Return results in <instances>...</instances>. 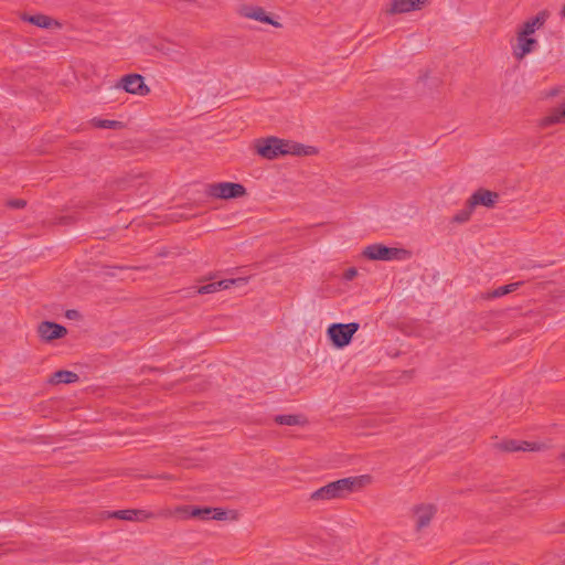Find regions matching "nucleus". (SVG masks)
<instances>
[{
  "label": "nucleus",
  "mask_w": 565,
  "mask_h": 565,
  "mask_svg": "<svg viewBox=\"0 0 565 565\" xmlns=\"http://www.w3.org/2000/svg\"><path fill=\"white\" fill-rule=\"evenodd\" d=\"M92 122L96 128L100 129H120L124 127V124L118 120L94 118Z\"/></svg>",
  "instance_id": "nucleus-21"
},
{
  "label": "nucleus",
  "mask_w": 565,
  "mask_h": 565,
  "mask_svg": "<svg viewBox=\"0 0 565 565\" xmlns=\"http://www.w3.org/2000/svg\"><path fill=\"white\" fill-rule=\"evenodd\" d=\"M134 521L142 522L154 516L153 513L146 510L132 509Z\"/></svg>",
  "instance_id": "nucleus-24"
},
{
  "label": "nucleus",
  "mask_w": 565,
  "mask_h": 565,
  "mask_svg": "<svg viewBox=\"0 0 565 565\" xmlns=\"http://www.w3.org/2000/svg\"><path fill=\"white\" fill-rule=\"evenodd\" d=\"M115 87L139 96H146L150 92V88L145 84L143 77L135 73L122 76Z\"/></svg>",
  "instance_id": "nucleus-6"
},
{
  "label": "nucleus",
  "mask_w": 565,
  "mask_h": 565,
  "mask_svg": "<svg viewBox=\"0 0 565 565\" xmlns=\"http://www.w3.org/2000/svg\"><path fill=\"white\" fill-rule=\"evenodd\" d=\"M473 210H475L473 206L470 205V202L468 200L466 203V206L452 216L451 222L458 223V224L468 222L469 218L471 217Z\"/></svg>",
  "instance_id": "nucleus-20"
},
{
  "label": "nucleus",
  "mask_w": 565,
  "mask_h": 565,
  "mask_svg": "<svg viewBox=\"0 0 565 565\" xmlns=\"http://www.w3.org/2000/svg\"><path fill=\"white\" fill-rule=\"evenodd\" d=\"M8 205L12 209H23L26 202L22 199H13L8 202Z\"/></svg>",
  "instance_id": "nucleus-28"
},
{
  "label": "nucleus",
  "mask_w": 565,
  "mask_h": 565,
  "mask_svg": "<svg viewBox=\"0 0 565 565\" xmlns=\"http://www.w3.org/2000/svg\"><path fill=\"white\" fill-rule=\"evenodd\" d=\"M499 194L497 192H492L484 189H479L476 191L470 198L469 202L470 205L473 206V209L477 205H483L486 207H493L495 203L498 202Z\"/></svg>",
  "instance_id": "nucleus-8"
},
{
  "label": "nucleus",
  "mask_w": 565,
  "mask_h": 565,
  "mask_svg": "<svg viewBox=\"0 0 565 565\" xmlns=\"http://www.w3.org/2000/svg\"><path fill=\"white\" fill-rule=\"evenodd\" d=\"M436 509L431 504H422L415 509L416 529L422 530L429 525Z\"/></svg>",
  "instance_id": "nucleus-13"
},
{
  "label": "nucleus",
  "mask_w": 565,
  "mask_h": 565,
  "mask_svg": "<svg viewBox=\"0 0 565 565\" xmlns=\"http://www.w3.org/2000/svg\"><path fill=\"white\" fill-rule=\"evenodd\" d=\"M427 0H392L390 14L406 13L419 10Z\"/></svg>",
  "instance_id": "nucleus-10"
},
{
  "label": "nucleus",
  "mask_w": 565,
  "mask_h": 565,
  "mask_svg": "<svg viewBox=\"0 0 565 565\" xmlns=\"http://www.w3.org/2000/svg\"><path fill=\"white\" fill-rule=\"evenodd\" d=\"M370 482L369 476L348 477L339 479L313 491L310 495L311 500H332L342 499L352 492L362 489Z\"/></svg>",
  "instance_id": "nucleus-2"
},
{
  "label": "nucleus",
  "mask_w": 565,
  "mask_h": 565,
  "mask_svg": "<svg viewBox=\"0 0 565 565\" xmlns=\"http://www.w3.org/2000/svg\"><path fill=\"white\" fill-rule=\"evenodd\" d=\"M535 30L534 25L527 20L518 33L530 36L535 32Z\"/></svg>",
  "instance_id": "nucleus-27"
},
{
  "label": "nucleus",
  "mask_w": 565,
  "mask_h": 565,
  "mask_svg": "<svg viewBox=\"0 0 565 565\" xmlns=\"http://www.w3.org/2000/svg\"><path fill=\"white\" fill-rule=\"evenodd\" d=\"M40 338L45 342H51L66 335L67 329L52 321H42L38 327Z\"/></svg>",
  "instance_id": "nucleus-7"
},
{
  "label": "nucleus",
  "mask_w": 565,
  "mask_h": 565,
  "mask_svg": "<svg viewBox=\"0 0 565 565\" xmlns=\"http://www.w3.org/2000/svg\"><path fill=\"white\" fill-rule=\"evenodd\" d=\"M565 121V103L559 107L555 108L551 115L542 119V126H550Z\"/></svg>",
  "instance_id": "nucleus-17"
},
{
  "label": "nucleus",
  "mask_w": 565,
  "mask_h": 565,
  "mask_svg": "<svg viewBox=\"0 0 565 565\" xmlns=\"http://www.w3.org/2000/svg\"><path fill=\"white\" fill-rule=\"evenodd\" d=\"M523 282H512L509 285L501 286L487 295L488 299L503 297L512 291H515Z\"/></svg>",
  "instance_id": "nucleus-19"
},
{
  "label": "nucleus",
  "mask_w": 565,
  "mask_h": 565,
  "mask_svg": "<svg viewBox=\"0 0 565 565\" xmlns=\"http://www.w3.org/2000/svg\"><path fill=\"white\" fill-rule=\"evenodd\" d=\"M536 45L537 41L534 38L518 33V44L513 49V54L516 60H522L525 55L533 52Z\"/></svg>",
  "instance_id": "nucleus-12"
},
{
  "label": "nucleus",
  "mask_w": 565,
  "mask_h": 565,
  "mask_svg": "<svg viewBox=\"0 0 565 565\" xmlns=\"http://www.w3.org/2000/svg\"><path fill=\"white\" fill-rule=\"evenodd\" d=\"M359 329L360 324L358 322L332 323L327 329V335L334 348L342 349L351 343Z\"/></svg>",
  "instance_id": "nucleus-3"
},
{
  "label": "nucleus",
  "mask_w": 565,
  "mask_h": 565,
  "mask_svg": "<svg viewBox=\"0 0 565 565\" xmlns=\"http://www.w3.org/2000/svg\"><path fill=\"white\" fill-rule=\"evenodd\" d=\"M256 152L264 159L273 160L280 156H310L316 152L313 147L277 137L260 138L255 141Z\"/></svg>",
  "instance_id": "nucleus-1"
},
{
  "label": "nucleus",
  "mask_w": 565,
  "mask_h": 565,
  "mask_svg": "<svg viewBox=\"0 0 565 565\" xmlns=\"http://www.w3.org/2000/svg\"><path fill=\"white\" fill-rule=\"evenodd\" d=\"M65 317L67 319H71V320H74V319H78L81 317L79 312L75 309H70L65 312Z\"/></svg>",
  "instance_id": "nucleus-30"
},
{
  "label": "nucleus",
  "mask_w": 565,
  "mask_h": 565,
  "mask_svg": "<svg viewBox=\"0 0 565 565\" xmlns=\"http://www.w3.org/2000/svg\"><path fill=\"white\" fill-rule=\"evenodd\" d=\"M78 380H79L78 374H76L72 371L60 370V371H56L55 373H53L50 382L54 383V384H61V383L71 384V383L77 382Z\"/></svg>",
  "instance_id": "nucleus-16"
},
{
  "label": "nucleus",
  "mask_w": 565,
  "mask_h": 565,
  "mask_svg": "<svg viewBox=\"0 0 565 565\" xmlns=\"http://www.w3.org/2000/svg\"><path fill=\"white\" fill-rule=\"evenodd\" d=\"M178 512H183L184 518H195L200 520H211L212 508L209 507H183L178 509Z\"/></svg>",
  "instance_id": "nucleus-15"
},
{
  "label": "nucleus",
  "mask_w": 565,
  "mask_h": 565,
  "mask_svg": "<svg viewBox=\"0 0 565 565\" xmlns=\"http://www.w3.org/2000/svg\"><path fill=\"white\" fill-rule=\"evenodd\" d=\"M547 19V13L545 11L539 12L535 17L530 19L529 21L534 25L535 29L541 28Z\"/></svg>",
  "instance_id": "nucleus-25"
},
{
  "label": "nucleus",
  "mask_w": 565,
  "mask_h": 565,
  "mask_svg": "<svg viewBox=\"0 0 565 565\" xmlns=\"http://www.w3.org/2000/svg\"><path fill=\"white\" fill-rule=\"evenodd\" d=\"M241 13L245 18L254 19L256 21L271 24L274 26H280V23L274 21L260 7L245 6L241 9Z\"/></svg>",
  "instance_id": "nucleus-9"
},
{
  "label": "nucleus",
  "mask_w": 565,
  "mask_h": 565,
  "mask_svg": "<svg viewBox=\"0 0 565 565\" xmlns=\"http://www.w3.org/2000/svg\"><path fill=\"white\" fill-rule=\"evenodd\" d=\"M358 275V270L354 267H351L345 270L344 273V279L345 280H352Z\"/></svg>",
  "instance_id": "nucleus-29"
},
{
  "label": "nucleus",
  "mask_w": 565,
  "mask_h": 565,
  "mask_svg": "<svg viewBox=\"0 0 565 565\" xmlns=\"http://www.w3.org/2000/svg\"><path fill=\"white\" fill-rule=\"evenodd\" d=\"M562 15L565 18V7L562 10Z\"/></svg>",
  "instance_id": "nucleus-31"
},
{
  "label": "nucleus",
  "mask_w": 565,
  "mask_h": 565,
  "mask_svg": "<svg viewBox=\"0 0 565 565\" xmlns=\"http://www.w3.org/2000/svg\"><path fill=\"white\" fill-rule=\"evenodd\" d=\"M212 514H211V520H218V521H222V520H225L226 516H227V513L226 511L220 509V508H212Z\"/></svg>",
  "instance_id": "nucleus-26"
},
{
  "label": "nucleus",
  "mask_w": 565,
  "mask_h": 565,
  "mask_svg": "<svg viewBox=\"0 0 565 565\" xmlns=\"http://www.w3.org/2000/svg\"><path fill=\"white\" fill-rule=\"evenodd\" d=\"M362 255L371 260H394L403 259L408 255L404 248L388 247L383 244H372L363 249Z\"/></svg>",
  "instance_id": "nucleus-4"
},
{
  "label": "nucleus",
  "mask_w": 565,
  "mask_h": 565,
  "mask_svg": "<svg viewBox=\"0 0 565 565\" xmlns=\"http://www.w3.org/2000/svg\"><path fill=\"white\" fill-rule=\"evenodd\" d=\"M207 194L215 199L230 200L244 196L246 189L241 183L218 182L209 185Z\"/></svg>",
  "instance_id": "nucleus-5"
},
{
  "label": "nucleus",
  "mask_w": 565,
  "mask_h": 565,
  "mask_svg": "<svg viewBox=\"0 0 565 565\" xmlns=\"http://www.w3.org/2000/svg\"><path fill=\"white\" fill-rule=\"evenodd\" d=\"M246 280L244 278L237 279H224L220 281L209 282L198 288V294H214L218 290L228 289L234 285H244Z\"/></svg>",
  "instance_id": "nucleus-11"
},
{
  "label": "nucleus",
  "mask_w": 565,
  "mask_h": 565,
  "mask_svg": "<svg viewBox=\"0 0 565 565\" xmlns=\"http://www.w3.org/2000/svg\"><path fill=\"white\" fill-rule=\"evenodd\" d=\"M500 448L504 451H519V450H533L534 448L531 446L530 443L527 441H523V443H519L516 440H508V441H503L501 443L500 445Z\"/></svg>",
  "instance_id": "nucleus-18"
},
{
  "label": "nucleus",
  "mask_w": 565,
  "mask_h": 565,
  "mask_svg": "<svg viewBox=\"0 0 565 565\" xmlns=\"http://www.w3.org/2000/svg\"><path fill=\"white\" fill-rule=\"evenodd\" d=\"M107 516L119 519V520H125V521H134L132 509L107 512Z\"/></svg>",
  "instance_id": "nucleus-23"
},
{
  "label": "nucleus",
  "mask_w": 565,
  "mask_h": 565,
  "mask_svg": "<svg viewBox=\"0 0 565 565\" xmlns=\"http://www.w3.org/2000/svg\"><path fill=\"white\" fill-rule=\"evenodd\" d=\"M275 423L278 425H287V426H296L301 423V417L299 415H277L275 416Z\"/></svg>",
  "instance_id": "nucleus-22"
},
{
  "label": "nucleus",
  "mask_w": 565,
  "mask_h": 565,
  "mask_svg": "<svg viewBox=\"0 0 565 565\" xmlns=\"http://www.w3.org/2000/svg\"><path fill=\"white\" fill-rule=\"evenodd\" d=\"M22 20L26 21L29 23H32L42 29H50L52 26H56V28L61 26V24L56 20H53L49 15L41 14V13L32 14V15L23 14Z\"/></svg>",
  "instance_id": "nucleus-14"
}]
</instances>
